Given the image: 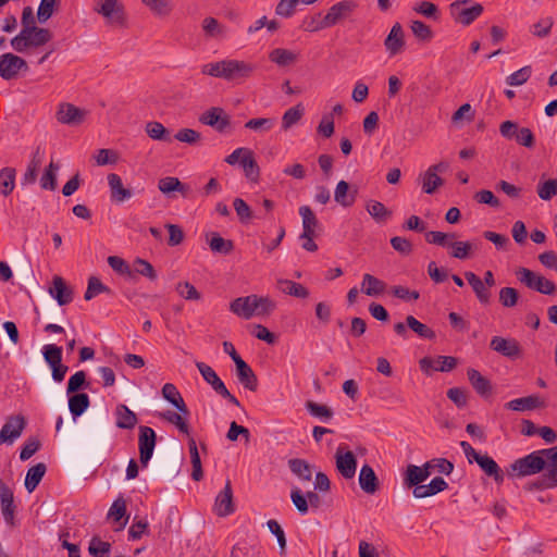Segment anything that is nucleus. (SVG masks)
<instances>
[{"mask_svg":"<svg viewBox=\"0 0 557 557\" xmlns=\"http://www.w3.org/2000/svg\"><path fill=\"white\" fill-rule=\"evenodd\" d=\"M546 459L549 461L548 468H555V465H557V445L550 448L534 450L524 457L518 458L510 463L507 473L512 478L537 474L545 469Z\"/></svg>","mask_w":557,"mask_h":557,"instance_id":"1","label":"nucleus"},{"mask_svg":"<svg viewBox=\"0 0 557 557\" xmlns=\"http://www.w3.org/2000/svg\"><path fill=\"white\" fill-rule=\"evenodd\" d=\"M256 70L252 63L226 59L219 62L207 63L201 67V73L216 78H222L227 82L239 83L249 78Z\"/></svg>","mask_w":557,"mask_h":557,"instance_id":"2","label":"nucleus"},{"mask_svg":"<svg viewBox=\"0 0 557 557\" xmlns=\"http://www.w3.org/2000/svg\"><path fill=\"white\" fill-rule=\"evenodd\" d=\"M53 37L50 29L45 27H29L21 29L20 33L10 40L12 49L18 53H25L32 49H38L47 45Z\"/></svg>","mask_w":557,"mask_h":557,"instance_id":"3","label":"nucleus"},{"mask_svg":"<svg viewBox=\"0 0 557 557\" xmlns=\"http://www.w3.org/2000/svg\"><path fill=\"white\" fill-rule=\"evenodd\" d=\"M451 18L462 26L471 25L484 11L481 3L472 0H456L448 7Z\"/></svg>","mask_w":557,"mask_h":557,"instance_id":"4","label":"nucleus"},{"mask_svg":"<svg viewBox=\"0 0 557 557\" xmlns=\"http://www.w3.org/2000/svg\"><path fill=\"white\" fill-rule=\"evenodd\" d=\"M94 10L111 25L120 27L126 25L125 9L119 0H98Z\"/></svg>","mask_w":557,"mask_h":557,"instance_id":"5","label":"nucleus"},{"mask_svg":"<svg viewBox=\"0 0 557 557\" xmlns=\"http://www.w3.org/2000/svg\"><path fill=\"white\" fill-rule=\"evenodd\" d=\"M516 274L522 284L541 294L553 295L557 290V286L553 281L539 275L527 268H519Z\"/></svg>","mask_w":557,"mask_h":557,"instance_id":"6","label":"nucleus"},{"mask_svg":"<svg viewBox=\"0 0 557 557\" xmlns=\"http://www.w3.org/2000/svg\"><path fill=\"white\" fill-rule=\"evenodd\" d=\"M196 367L199 370L203 380L212 387V389L218 395L225 398L228 403L236 407L240 406L239 400L230 393L223 381L219 377L216 372L210 366H208L205 362L198 361L196 362Z\"/></svg>","mask_w":557,"mask_h":557,"instance_id":"7","label":"nucleus"},{"mask_svg":"<svg viewBox=\"0 0 557 557\" xmlns=\"http://www.w3.org/2000/svg\"><path fill=\"white\" fill-rule=\"evenodd\" d=\"M28 64L20 55L7 52L0 55V77L4 81H12L18 77L21 72H27Z\"/></svg>","mask_w":557,"mask_h":557,"instance_id":"8","label":"nucleus"},{"mask_svg":"<svg viewBox=\"0 0 557 557\" xmlns=\"http://www.w3.org/2000/svg\"><path fill=\"white\" fill-rule=\"evenodd\" d=\"M199 122L224 133L231 126V117L221 107H212L199 116Z\"/></svg>","mask_w":557,"mask_h":557,"instance_id":"9","label":"nucleus"},{"mask_svg":"<svg viewBox=\"0 0 557 557\" xmlns=\"http://www.w3.org/2000/svg\"><path fill=\"white\" fill-rule=\"evenodd\" d=\"M139 461L143 467H147L152 457L156 446V432L149 426L139 428Z\"/></svg>","mask_w":557,"mask_h":557,"instance_id":"10","label":"nucleus"},{"mask_svg":"<svg viewBox=\"0 0 557 557\" xmlns=\"http://www.w3.org/2000/svg\"><path fill=\"white\" fill-rule=\"evenodd\" d=\"M490 348L509 359H517L522 352L521 346L516 338L502 336H493L490 342Z\"/></svg>","mask_w":557,"mask_h":557,"instance_id":"11","label":"nucleus"},{"mask_svg":"<svg viewBox=\"0 0 557 557\" xmlns=\"http://www.w3.org/2000/svg\"><path fill=\"white\" fill-rule=\"evenodd\" d=\"M337 471L345 479H352L356 474L357 459L352 451H344V446H338L335 453Z\"/></svg>","mask_w":557,"mask_h":557,"instance_id":"12","label":"nucleus"},{"mask_svg":"<svg viewBox=\"0 0 557 557\" xmlns=\"http://www.w3.org/2000/svg\"><path fill=\"white\" fill-rule=\"evenodd\" d=\"M358 4L354 0H343L335 4H333L327 13L324 15L325 24H329V27H332L343 20L347 18L356 9Z\"/></svg>","mask_w":557,"mask_h":557,"instance_id":"13","label":"nucleus"},{"mask_svg":"<svg viewBox=\"0 0 557 557\" xmlns=\"http://www.w3.org/2000/svg\"><path fill=\"white\" fill-rule=\"evenodd\" d=\"M87 116V111L72 103H61L57 111V120L61 124L79 125Z\"/></svg>","mask_w":557,"mask_h":557,"instance_id":"14","label":"nucleus"},{"mask_svg":"<svg viewBox=\"0 0 557 557\" xmlns=\"http://www.w3.org/2000/svg\"><path fill=\"white\" fill-rule=\"evenodd\" d=\"M213 511L219 517H227L235 511L233 488L230 480L226 481L224 488L216 495Z\"/></svg>","mask_w":557,"mask_h":557,"instance_id":"15","label":"nucleus"},{"mask_svg":"<svg viewBox=\"0 0 557 557\" xmlns=\"http://www.w3.org/2000/svg\"><path fill=\"white\" fill-rule=\"evenodd\" d=\"M25 425L26 421L23 416L10 417L0 431V445L12 443L15 438L20 437Z\"/></svg>","mask_w":557,"mask_h":557,"instance_id":"16","label":"nucleus"},{"mask_svg":"<svg viewBox=\"0 0 557 557\" xmlns=\"http://www.w3.org/2000/svg\"><path fill=\"white\" fill-rule=\"evenodd\" d=\"M1 512L7 524L14 525L16 506L12 490L0 479Z\"/></svg>","mask_w":557,"mask_h":557,"instance_id":"17","label":"nucleus"},{"mask_svg":"<svg viewBox=\"0 0 557 557\" xmlns=\"http://www.w3.org/2000/svg\"><path fill=\"white\" fill-rule=\"evenodd\" d=\"M256 300H257V295L238 297L231 302L230 310L234 314L248 320L251 317H253L257 311Z\"/></svg>","mask_w":557,"mask_h":557,"instance_id":"18","label":"nucleus"},{"mask_svg":"<svg viewBox=\"0 0 557 557\" xmlns=\"http://www.w3.org/2000/svg\"><path fill=\"white\" fill-rule=\"evenodd\" d=\"M467 376L472 385L473 389L483 398H487L492 395L493 386L491 381L483 376L478 370L475 369H468Z\"/></svg>","mask_w":557,"mask_h":557,"instance_id":"19","label":"nucleus"},{"mask_svg":"<svg viewBox=\"0 0 557 557\" xmlns=\"http://www.w3.org/2000/svg\"><path fill=\"white\" fill-rule=\"evenodd\" d=\"M465 277L469 285L472 287L479 302L483 306H486L491 302V289L485 286L483 281L473 272L467 271L465 272Z\"/></svg>","mask_w":557,"mask_h":557,"instance_id":"20","label":"nucleus"},{"mask_svg":"<svg viewBox=\"0 0 557 557\" xmlns=\"http://www.w3.org/2000/svg\"><path fill=\"white\" fill-rule=\"evenodd\" d=\"M236 366V376L238 382L247 389L251 392H256L258 388V379L250 366L242 360L237 361Z\"/></svg>","mask_w":557,"mask_h":557,"instance_id":"21","label":"nucleus"},{"mask_svg":"<svg viewBox=\"0 0 557 557\" xmlns=\"http://www.w3.org/2000/svg\"><path fill=\"white\" fill-rule=\"evenodd\" d=\"M544 401L537 395L516 398L505 404V408L512 411H530L542 408Z\"/></svg>","mask_w":557,"mask_h":557,"instance_id":"22","label":"nucleus"},{"mask_svg":"<svg viewBox=\"0 0 557 557\" xmlns=\"http://www.w3.org/2000/svg\"><path fill=\"white\" fill-rule=\"evenodd\" d=\"M386 50L391 55L399 53L405 45L404 30L399 23H395L384 41Z\"/></svg>","mask_w":557,"mask_h":557,"instance_id":"23","label":"nucleus"},{"mask_svg":"<svg viewBox=\"0 0 557 557\" xmlns=\"http://www.w3.org/2000/svg\"><path fill=\"white\" fill-rule=\"evenodd\" d=\"M12 263L17 277L22 282L33 285L35 282V274L30 259L26 256H18L12 261Z\"/></svg>","mask_w":557,"mask_h":557,"instance_id":"24","label":"nucleus"},{"mask_svg":"<svg viewBox=\"0 0 557 557\" xmlns=\"http://www.w3.org/2000/svg\"><path fill=\"white\" fill-rule=\"evenodd\" d=\"M108 184L111 190V198L115 202H123L133 196L132 190L123 186L121 176L115 173L108 175Z\"/></svg>","mask_w":557,"mask_h":557,"instance_id":"25","label":"nucleus"},{"mask_svg":"<svg viewBox=\"0 0 557 557\" xmlns=\"http://www.w3.org/2000/svg\"><path fill=\"white\" fill-rule=\"evenodd\" d=\"M476 463L481 470L487 476L493 478L497 484H502L504 482V472L492 457L488 455H482L481 457L476 458Z\"/></svg>","mask_w":557,"mask_h":557,"instance_id":"26","label":"nucleus"},{"mask_svg":"<svg viewBox=\"0 0 557 557\" xmlns=\"http://www.w3.org/2000/svg\"><path fill=\"white\" fill-rule=\"evenodd\" d=\"M360 488L367 494H374L379 490V479L369 465H363L359 473Z\"/></svg>","mask_w":557,"mask_h":557,"instance_id":"27","label":"nucleus"},{"mask_svg":"<svg viewBox=\"0 0 557 557\" xmlns=\"http://www.w3.org/2000/svg\"><path fill=\"white\" fill-rule=\"evenodd\" d=\"M49 293L60 306L67 305L73 299L72 289L67 287L61 276L53 277V287L49 289Z\"/></svg>","mask_w":557,"mask_h":557,"instance_id":"28","label":"nucleus"},{"mask_svg":"<svg viewBox=\"0 0 557 557\" xmlns=\"http://www.w3.org/2000/svg\"><path fill=\"white\" fill-rule=\"evenodd\" d=\"M162 396L170 404H172L184 416H189V410L180 394L176 386L172 383H165L162 387Z\"/></svg>","mask_w":557,"mask_h":557,"instance_id":"29","label":"nucleus"},{"mask_svg":"<svg viewBox=\"0 0 557 557\" xmlns=\"http://www.w3.org/2000/svg\"><path fill=\"white\" fill-rule=\"evenodd\" d=\"M115 416V424L119 429L132 430L138 422L137 416L123 404L116 406Z\"/></svg>","mask_w":557,"mask_h":557,"instance_id":"30","label":"nucleus"},{"mask_svg":"<svg viewBox=\"0 0 557 557\" xmlns=\"http://www.w3.org/2000/svg\"><path fill=\"white\" fill-rule=\"evenodd\" d=\"M557 487V465L555 468H548L536 481L528 484L527 490H552Z\"/></svg>","mask_w":557,"mask_h":557,"instance_id":"31","label":"nucleus"},{"mask_svg":"<svg viewBox=\"0 0 557 557\" xmlns=\"http://www.w3.org/2000/svg\"><path fill=\"white\" fill-rule=\"evenodd\" d=\"M386 289V284L372 274L366 273L362 277L361 292L367 296L375 297L382 295Z\"/></svg>","mask_w":557,"mask_h":557,"instance_id":"32","label":"nucleus"},{"mask_svg":"<svg viewBox=\"0 0 557 557\" xmlns=\"http://www.w3.org/2000/svg\"><path fill=\"white\" fill-rule=\"evenodd\" d=\"M158 188L164 195H170L172 191H178L184 197H187L189 194V186L182 183L177 177L168 176L161 178L158 183Z\"/></svg>","mask_w":557,"mask_h":557,"instance_id":"33","label":"nucleus"},{"mask_svg":"<svg viewBox=\"0 0 557 557\" xmlns=\"http://www.w3.org/2000/svg\"><path fill=\"white\" fill-rule=\"evenodd\" d=\"M366 210L372 216V219L379 224L387 222L393 214V212L389 209H387L384 206V203L373 199L367 201Z\"/></svg>","mask_w":557,"mask_h":557,"instance_id":"34","label":"nucleus"},{"mask_svg":"<svg viewBox=\"0 0 557 557\" xmlns=\"http://www.w3.org/2000/svg\"><path fill=\"white\" fill-rule=\"evenodd\" d=\"M431 472L426 471L425 469H421L418 466L409 465L407 466L405 476H404V484L407 487H416L422 482H424L429 476Z\"/></svg>","mask_w":557,"mask_h":557,"instance_id":"35","label":"nucleus"},{"mask_svg":"<svg viewBox=\"0 0 557 557\" xmlns=\"http://www.w3.org/2000/svg\"><path fill=\"white\" fill-rule=\"evenodd\" d=\"M240 166L244 170L248 181L257 183L260 177V168L253 157L252 151H247L240 159Z\"/></svg>","mask_w":557,"mask_h":557,"instance_id":"36","label":"nucleus"},{"mask_svg":"<svg viewBox=\"0 0 557 557\" xmlns=\"http://www.w3.org/2000/svg\"><path fill=\"white\" fill-rule=\"evenodd\" d=\"M277 288L282 293L297 297V298H307L309 296V290L307 287H305L300 283H296L290 280H285V278L277 280Z\"/></svg>","mask_w":557,"mask_h":557,"instance_id":"37","label":"nucleus"},{"mask_svg":"<svg viewBox=\"0 0 557 557\" xmlns=\"http://www.w3.org/2000/svg\"><path fill=\"white\" fill-rule=\"evenodd\" d=\"M419 181L422 190L429 195L434 194L437 188L444 185V180L429 169L419 175Z\"/></svg>","mask_w":557,"mask_h":557,"instance_id":"38","label":"nucleus"},{"mask_svg":"<svg viewBox=\"0 0 557 557\" xmlns=\"http://www.w3.org/2000/svg\"><path fill=\"white\" fill-rule=\"evenodd\" d=\"M269 59L278 66H288L297 61L298 55L288 49L275 48L269 53Z\"/></svg>","mask_w":557,"mask_h":557,"instance_id":"39","label":"nucleus"},{"mask_svg":"<svg viewBox=\"0 0 557 557\" xmlns=\"http://www.w3.org/2000/svg\"><path fill=\"white\" fill-rule=\"evenodd\" d=\"M46 465L42 462H39L28 469L25 478V487L29 493L38 486L46 473Z\"/></svg>","mask_w":557,"mask_h":557,"instance_id":"40","label":"nucleus"},{"mask_svg":"<svg viewBox=\"0 0 557 557\" xmlns=\"http://www.w3.org/2000/svg\"><path fill=\"white\" fill-rule=\"evenodd\" d=\"M89 405V397L85 393H76L69 398V409L74 418L82 416L88 409Z\"/></svg>","mask_w":557,"mask_h":557,"instance_id":"41","label":"nucleus"},{"mask_svg":"<svg viewBox=\"0 0 557 557\" xmlns=\"http://www.w3.org/2000/svg\"><path fill=\"white\" fill-rule=\"evenodd\" d=\"M290 471L302 481H310L312 478V468L310 463L300 458H293L288 460Z\"/></svg>","mask_w":557,"mask_h":557,"instance_id":"42","label":"nucleus"},{"mask_svg":"<svg viewBox=\"0 0 557 557\" xmlns=\"http://www.w3.org/2000/svg\"><path fill=\"white\" fill-rule=\"evenodd\" d=\"M16 171L14 168H3L0 170V194L8 197L15 187Z\"/></svg>","mask_w":557,"mask_h":557,"instance_id":"43","label":"nucleus"},{"mask_svg":"<svg viewBox=\"0 0 557 557\" xmlns=\"http://www.w3.org/2000/svg\"><path fill=\"white\" fill-rule=\"evenodd\" d=\"M145 129H146L147 135L153 140H160V141H165V143L172 141L170 131L168 128H165L163 126V124L160 122H156V121L148 122L146 124Z\"/></svg>","mask_w":557,"mask_h":557,"instance_id":"44","label":"nucleus"},{"mask_svg":"<svg viewBox=\"0 0 557 557\" xmlns=\"http://www.w3.org/2000/svg\"><path fill=\"white\" fill-rule=\"evenodd\" d=\"M202 29L206 36L211 38L222 39L227 35L226 27L214 17H206L202 21Z\"/></svg>","mask_w":557,"mask_h":557,"instance_id":"45","label":"nucleus"},{"mask_svg":"<svg viewBox=\"0 0 557 557\" xmlns=\"http://www.w3.org/2000/svg\"><path fill=\"white\" fill-rule=\"evenodd\" d=\"M60 165L53 161L45 169L40 177V187L45 190H54L57 188V172Z\"/></svg>","mask_w":557,"mask_h":557,"instance_id":"46","label":"nucleus"},{"mask_svg":"<svg viewBox=\"0 0 557 557\" xmlns=\"http://www.w3.org/2000/svg\"><path fill=\"white\" fill-rule=\"evenodd\" d=\"M299 214L302 219V233L315 234V228L319 225V221L309 206H301L299 208Z\"/></svg>","mask_w":557,"mask_h":557,"instance_id":"47","label":"nucleus"},{"mask_svg":"<svg viewBox=\"0 0 557 557\" xmlns=\"http://www.w3.org/2000/svg\"><path fill=\"white\" fill-rule=\"evenodd\" d=\"M536 193L542 200H550L554 196H557V178L544 180V175L541 177Z\"/></svg>","mask_w":557,"mask_h":557,"instance_id":"48","label":"nucleus"},{"mask_svg":"<svg viewBox=\"0 0 557 557\" xmlns=\"http://www.w3.org/2000/svg\"><path fill=\"white\" fill-rule=\"evenodd\" d=\"M159 416L161 419L175 425L178 429V431L182 432L183 434H189V425L185 419L186 416H184L180 411L174 412L172 410H168L159 413Z\"/></svg>","mask_w":557,"mask_h":557,"instance_id":"49","label":"nucleus"},{"mask_svg":"<svg viewBox=\"0 0 557 557\" xmlns=\"http://www.w3.org/2000/svg\"><path fill=\"white\" fill-rule=\"evenodd\" d=\"M412 10L416 13H418L429 20H432V21H438L441 17V11H440L438 7L431 1H426V0L420 1L414 4Z\"/></svg>","mask_w":557,"mask_h":557,"instance_id":"50","label":"nucleus"},{"mask_svg":"<svg viewBox=\"0 0 557 557\" xmlns=\"http://www.w3.org/2000/svg\"><path fill=\"white\" fill-rule=\"evenodd\" d=\"M406 324L422 338L434 339L436 337L435 332L431 327L417 320L413 315L406 317Z\"/></svg>","mask_w":557,"mask_h":557,"instance_id":"51","label":"nucleus"},{"mask_svg":"<svg viewBox=\"0 0 557 557\" xmlns=\"http://www.w3.org/2000/svg\"><path fill=\"white\" fill-rule=\"evenodd\" d=\"M133 278L135 277V274L143 275L147 277L150 281L157 280V272L152 264L148 262L145 259L136 258L133 262Z\"/></svg>","mask_w":557,"mask_h":557,"instance_id":"52","label":"nucleus"},{"mask_svg":"<svg viewBox=\"0 0 557 557\" xmlns=\"http://www.w3.org/2000/svg\"><path fill=\"white\" fill-rule=\"evenodd\" d=\"M304 113L305 109L301 103H298L297 106L286 110L282 117V128L284 131L290 128L293 125L300 121Z\"/></svg>","mask_w":557,"mask_h":557,"instance_id":"53","label":"nucleus"},{"mask_svg":"<svg viewBox=\"0 0 557 557\" xmlns=\"http://www.w3.org/2000/svg\"><path fill=\"white\" fill-rule=\"evenodd\" d=\"M209 246L213 252L221 255H228L234 249V243L231 239L223 238L218 233L212 234Z\"/></svg>","mask_w":557,"mask_h":557,"instance_id":"54","label":"nucleus"},{"mask_svg":"<svg viewBox=\"0 0 557 557\" xmlns=\"http://www.w3.org/2000/svg\"><path fill=\"white\" fill-rule=\"evenodd\" d=\"M306 409L311 416L319 418L323 421H327L332 419L334 416V412L330 407H327L326 405L318 404L313 400H308L306 403Z\"/></svg>","mask_w":557,"mask_h":557,"instance_id":"55","label":"nucleus"},{"mask_svg":"<svg viewBox=\"0 0 557 557\" xmlns=\"http://www.w3.org/2000/svg\"><path fill=\"white\" fill-rule=\"evenodd\" d=\"M156 15L168 16L173 10V4L170 0H141Z\"/></svg>","mask_w":557,"mask_h":557,"instance_id":"56","label":"nucleus"},{"mask_svg":"<svg viewBox=\"0 0 557 557\" xmlns=\"http://www.w3.org/2000/svg\"><path fill=\"white\" fill-rule=\"evenodd\" d=\"M349 184L346 181H339L335 187L334 200L344 208L352 206V198H349Z\"/></svg>","mask_w":557,"mask_h":557,"instance_id":"57","label":"nucleus"},{"mask_svg":"<svg viewBox=\"0 0 557 557\" xmlns=\"http://www.w3.org/2000/svg\"><path fill=\"white\" fill-rule=\"evenodd\" d=\"M88 550L92 557H110L111 544L94 536L89 543Z\"/></svg>","mask_w":557,"mask_h":557,"instance_id":"58","label":"nucleus"},{"mask_svg":"<svg viewBox=\"0 0 557 557\" xmlns=\"http://www.w3.org/2000/svg\"><path fill=\"white\" fill-rule=\"evenodd\" d=\"M88 385L89 384L86 382V373L84 371H77L70 377L66 393L76 394L79 389L87 387Z\"/></svg>","mask_w":557,"mask_h":557,"instance_id":"59","label":"nucleus"},{"mask_svg":"<svg viewBox=\"0 0 557 557\" xmlns=\"http://www.w3.org/2000/svg\"><path fill=\"white\" fill-rule=\"evenodd\" d=\"M410 28L413 35L420 40L429 41L433 37V32L431 27L422 21H412Z\"/></svg>","mask_w":557,"mask_h":557,"instance_id":"60","label":"nucleus"},{"mask_svg":"<svg viewBox=\"0 0 557 557\" xmlns=\"http://www.w3.org/2000/svg\"><path fill=\"white\" fill-rule=\"evenodd\" d=\"M42 355L49 367L62 361V348L54 344L46 345L42 349Z\"/></svg>","mask_w":557,"mask_h":557,"instance_id":"61","label":"nucleus"},{"mask_svg":"<svg viewBox=\"0 0 557 557\" xmlns=\"http://www.w3.org/2000/svg\"><path fill=\"white\" fill-rule=\"evenodd\" d=\"M531 66L527 65L521 67L520 70L513 72L506 78V83L509 86H520L523 85L531 76Z\"/></svg>","mask_w":557,"mask_h":557,"instance_id":"62","label":"nucleus"},{"mask_svg":"<svg viewBox=\"0 0 557 557\" xmlns=\"http://www.w3.org/2000/svg\"><path fill=\"white\" fill-rule=\"evenodd\" d=\"M553 25L552 17L542 18L531 26V33L539 38H545L550 34Z\"/></svg>","mask_w":557,"mask_h":557,"instance_id":"63","label":"nucleus"},{"mask_svg":"<svg viewBox=\"0 0 557 557\" xmlns=\"http://www.w3.org/2000/svg\"><path fill=\"white\" fill-rule=\"evenodd\" d=\"M519 294L513 287H503L499 290V302L507 308L515 307L518 302Z\"/></svg>","mask_w":557,"mask_h":557,"instance_id":"64","label":"nucleus"}]
</instances>
